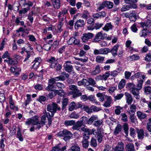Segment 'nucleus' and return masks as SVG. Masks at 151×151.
I'll list each match as a JSON object with an SVG mask.
<instances>
[{
  "label": "nucleus",
  "mask_w": 151,
  "mask_h": 151,
  "mask_svg": "<svg viewBox=\"0 0 151 151\" xmlns=\"http://www.w3.org/2000/svg\"><path fill=\"white\" fill-rule=\"evenodd\" d=\"M69 90L70 91L68 92L69 95H73V98H76L82 95L81 93L79 92V90L77 86L74 85H71L69 86Z\"/></svg>",
  "instance_id": "obj_1"
},
{
  "label": "nucleus",
  "mask_w": 151,
  "mask_h": 151,
  "mask_svg": "<svg viewBox=\"0 0 151 151\" xmlns=\"http://www.w3.org/2000/svg\"><path fill=\"white\" fill-rule=\"evenodd\" d=\"M47 110L48 111L52 113V116H53L56 110L60 111V108L55 103L52 102L47 105Z\"/></svg>",
  "instance_id": "obj_2"
},
{
  "label": "nucleus",
  "mask_w": 151,
  "mask_h": 151,
  "mask_svg": "<svg viewBox=\"0 0 151 151\" xmlns=\"http://www.w3.org/2000/svg\"><path fill=\"white\" fill-rule=\"evenodd\" d=\"M107 35L105 33H102L100 32L97 33L95 36L93 41V42H98L100 41L101 40H104L105 37H106Z\"/></svg>",
  "instance_id": "obj_3"
},
{
  "label": "nucleus",
  "mask_w": 151,
  "mask_h": 151,
  "mask_svg": "<svg viewBox=\"0 0 151 151\" xmlns=\"http://www.w3.org/2000/svg\"><path fill=\"white\" fill-rule=\"evenodd\" d=\"M124 16L127 18H129L132 21H135L136 19V13L135 11H132L130 13H126L124 14Z\"/></svg>",
  "instance_id": "obj_4"
},
{
  "label": "nucleus",
  "mask_w": 151,
  "mask_h": 151,
  "mask_svg": "<svg viewBox=\"0 0 151 151\" xmlns=\"http://www.w3.org/2000/svg\"><path fill=\"white\" fill-rule=\"evenodd\" d=\"M71 62L69 60L66 61L63 65V67L64 68L65 70L68 73H70L73 71V67L70 64H71Z\"/></svg>",
  "instance_id": "obj_5"
},
{
  "label": "nucleus",
  "mask_w": 151,
  "mask_h": 151,
  "mask_svg": "<svg viewBox=\"0 0 151 151\" xmlns=\"http://www.w3.org/2000/svg\"><path fill=\"white\" fill-rule=\"evenodd\" d=\"M41 62V60L40 58L37 57L36 58L32 63L33 65L31 67V68L34 69L36 70L39 67L40 63Z\"/></svg>",
  "instance_id": "obj_6"
},
{
  "label": "nucleus",
  "mask_w": 151,
  "mask_h": 151,
  "mask_svg": "<svg viewBox=\"0 0 151 151\" xmlns=\"http://www.w3.org/2000/svg\"><path fill=\"white\" fill-rule=\"evenodd\" d=\"M93 36V35L91 33L83 34L81 39L83 42H85L88 40L92 38Z\"/></svg>",
  "instance_id": "obj_7"
},
{
  "label": "nucleus",
  "mask_w": 151,
  "mask_h": 151,
  "mask_svg": "<svg viewBox=\"0 0 151 151\" xmlns=\"http://www.w3.org/2000/svg\"><path fill=\"white\" fill-rule=\"evenodd\" d=\"M85 24V22L83 19H80L77 20L75 23L74 28L77 29L79 27H82Z\"/></svg>",
  "instance_id": "obj_8"
},
{
  "label": "nucleus",
  "mask_w": 151,
  "mask_h": 151,
  "mask_svg": "<svg viewBox=\"0 0 151 151\" xmlns=\"http://www.w3.org/2000/svg\"><path fill=\"white\" fill-rule=\"evenodd\" d=\"M138 0H125L124 2L126 3L129 4L130 7L133 9H136L137 5L135 4Z\"/></svg>",
  "instance_id": "obj_9"
},
{
  "label": "nucleus",
  "mask_w": 151,
  "mask_h": 151,
  "mask_svg": "<svg viewBox=\"0 0 151 151\" xmlns=\"http://www.w3.org/2000/svg\"><path fill=\"white\" fill-rule=\"evenodd\" d=\"M124 94L127 103L128 104H130L133 101L132 95L130 93L127 92H125Z\"/></svg>",
  "instance_id": "obj_10"
},
{
  "label": "nucleus",
  "mask_w": 151,
  "mask_h": 151,
  "mask_svg": "<svg viewBox=\"0 0 151 151\" xmlns=\"http://www.w3.org/2000/svg\"><path fill=\"white\" fill-rule=\"evenodd\" d=\"M46 122V116L44 115L41 117L40 122L39 125H37V129H39L43 126Z\"/></svg>",
  "instance_id": "obj_11"
},
{
  "label": "nucleus",
  "mask_w": 151,
  "mask_h": 151,
  "mask_svg": "<svg viewBox=\"0 0 151 151\" xmlns=\"http://www.w3.org/2000/svg\"><path fill=\"white\" fill-rule=\"evenodd\" d=\"M139 90L137 88H135L130 91L137 99H139L140 98Z\"/></svg>",
  "instance_id": "obj_12"
},
{
  "label": "nucleus",
  "mask_w": 151,
  "mask_h": 151,
  "mask_svg": "<svg viewBox=\"0 0 151 151\" xmlns=\"http://www.w3.org/2000/svg\"><path fill=\"white\" fill-rule=\"evenodd\" d=\"M124 150V145L122 142H119L118 144L114 149V151H123Z\"/></svg>",
  "instance_id": "obj_13"
},
{
  "label": "nucleus",
  "mask_w": 151,
  "mask_h": 151,
  "mask_svg": "<svg viewBox=\"0 0 151 151\" xmlns=\"http://www.w3.org/2000/svg\"><path fill=\"white\" fill-rule=\"evenodd\" d=\"M96 133L97 136L98 142L100 143L102 142V139L103 134L102 132L98 128L97 129V132Z\"/></svg>",
  "instance_id": "obj_14"
},
{
  "label": "nucleus",
  "mask_w": 151,
  "mask_h": 151,
  "mask_svg": "<svg viewBox=\"0 0 151 151\" xmlns=\"http://www.w3.org/2000/svg\"><path fill=\"white\" fill-rule=\"evenodd\" d=\"M81 121H78L77 122L76 124L72 127V129L74 130H79L80 127L83 125Z\"/></svg>",
  "instance_id": "obj_15"
},
{
  "label": "nucleus",
  "mask_w": 151,
  "mask_h": 151,
  "mask_svg": "<svg viewBox=\"0 0 151 151\" xmlns=\"http://www.w3.org/2000/svg\"><path fill=\"white\" fill-rule=\"evenodd\" d=\"M32 122V125H36V128L37 129V125H39L40 122L39 121V116H35L31 118Z\"/></svg>",
  "instance_id": "obj_16"
},
{
  "label": "nucleus",
  "mask_w": 151,
  "mask_h": 151,
  "mask_svg": "<svg viewBox=\"0 0 151 151\" xmlns=\"http://www.w3.org/2000/svg\"><path fill=\"white\" fill-rule=\"evenodd\" d=\"M65 132H65L63 139L65 141H67L69 139L70 137L72 136L73 134L71 132L66 129Z\"/></svg>",
  "instance_id": "obj_17"
},
{
  "label": "nucleus",
  "mask_w": 151,
  "mask_h": 151,
  "mask_svg": "<svg viewBox=\"0 0 151 151\" xmlns=\"http://www.w3.org/2000/svg\"><path fill=\"white\" fill-rule=\"evenodd\" d=\"M147 19L144 22H141L140 23L141 26L143 28L144 27L149 28L151 27V20H149V19Z\"/></svg>",
  "instance_id": "obj_18"
},
{
  "label": "nucleus",
  "mask_w": 151,
  "mask_h": 151,
  "mask_svg": "<svg viewBox=\"0 0 151 151\" xmlns=\"http://www.w3.org/2000/svg\"><path fill=\"white\" fill-rule=\"evenodd\" d=\"M119 46V44H116L114 46L112 49L110 50V52H111L113 56H115L117 55V52Z\"/></svg>",
  "instance_id": "obj_19"
},
{
  "label": "nucleus",
  "mask_w": 151,
  "mask_h": 151,
  "mask_svg": "<svg viewBox=\"0 0 151 151\" xmlns=\"http://www.w3.org/2000/svg\"><path fill=\"white\" fill-rule=\"evenodd\" d=\"M52 1L53 7L56 9L60 8V0H52Z\"/></svg>",
  "instance_id": "obj_20"
},
{
  "label": "nucleus",
  "mask_w": 151,
  "mask_h": 151,
  "mask_svg": "<svg viewBox=\"0 0 151 151\" xmlns=\"http://www.w3.org/2000/svg\"><path fill=\"white\" fill-rule=\"evenodd\" d=\"M113 28V26L111 23L108 22L102 28V29L106 32H108L109 30H111Z\"/></svg>",
  "instance_id": "obj_21"
},
{
  "label": "nucleus",
  "mask_w": 151,
  "mask_h": 151,
  "mask_svg": "<svg viewBox=\"0 0 151 151\" xmlns=\"http://www.w3.org/2000/svg\"><path fill=\"white\" fill-rule=\"evenodd\" d=\"M125 149L126 151H135L134 145L132 143L127 144Z\"/></svg>",
  "instance_id": "obj_22"
},
{
  "label": "nucleus",
  "mask_w": 151,
  "mask_h": 151,
  "mask_svg": "<svg viewBox=\"0 0 151 151\" xmlns=\"http://www.w3.org/2000/svg\"><path fill=\"white\" fill-rule=\"evenodd\" d=\"M100 69L99 65L96 66L95 70L92 71L91 73V74L92 75H96L99 74L100 72Z\"/></svg>",
  "instance_id": "obj_23"
},
{
  "label": "nucleus",
  "mask_w": 151,
  "mask_h": 151,
  "mask_svg": "<svg viewBox=\"0 0 151 151\" xmlns=\"http://www.w3.org/2000/svg\"><path fill=\"white\" fill-rule=\"evenodd\" d=\"M110 75V73L109 71H106L105 74L103 75L102 76H97V78H99V77L101 78V79L106 81L107 78Z\"/></svg>",
  "instance_id": "obj_24"
},
{
  "label": "nucleus",
  "mask_w": 151,
  "mask_h": 151,
  "mask_svg": "<svg viewBox=\"0 0 151 151\" xmlns=\"http://www.w3.org/2000/svg\"><path fill=\"white\" fill-rule=\"evenodd\" d=\"M18 129L16 137L19 139L20 141L22 142L23 140V138L22 137L20 129L19 127H18Z\"/></svg>",
  "instance_id": "obj_25"
},
{
  "label": "nucleus",
  "mask_w": 151,
  "mask_h": 151,
  "mask_svg": "<svg viewBox=\"0 0 151 151\" xmlns=\"http://www.w3.org/2000/svg\"><path fill=\"white\" fill-rule=\"evenodd\" d=\"M136 105L134 104H132L131 105L129 111V114L134 115L136 111Z\"/></svg>",
  "instance_id": "obj_26"
},
{
  "label": "nucleus",
  "mask_w": 151,
  "mask_h": 151,
  "mask_svg": "<svg viewBox=\"0 0 151 151\" xmlns=\"http://www.w3.org/2000/svg\"><path fill=\"white\" fill-rule=\"evenodd\" d=\"M137 133L138 134V137L139 139H142L144 137V132L143 129H141L138 130Z\"/></svg>",
  "instance_id": "obj_27"
},
{
  "label": "nucleus",
  "mask_w": 151,
  "mask_h": 151,
  "mask_svg": "<svg viewBox=\"0 0 151 151\" xmlns=\"http://www.w3.org/2000/svg\"><path fill=\"white\" fill-rule=\"evenodd\" d=\"M126 87L127 89L130 91L136 88L135 85L133 83H127L126 85Z\"/></svg>",
  "instance_id": "obj_28"
},
{
  "label": "nucleus",
  "mask_w": 151,
  "mask_h": 151,
  "mask_svg": "<svg viewBox=\"0 0 151 151\" xmlns=\"http://www.w3.org/2000/svg\"><path fill=\"white\" fill-rule=\"evenodd\" d=\"M138 117L140 119H145L146 117V114L140 111H138L137 113Z\"/></svg>",
  "instance_id": "obj_29"
},
{
  "label": "nucleus",
  "mask_w": 151,
  "mask_h": 151,
  "mask_svg": "<svg viewBox=\"0 0 151 151\" xmlns=\"http://www.w3.org/2000/svg\"><path fill=\"white\" fill-rule=\"evenodd\" d=\"M105 7L108 9L112 8L113 6V3L111 1H104Z\"/></svg>",
  "instance_id": "obj_30"
},
{
  "label": "nucleus",
  "mask_w": 151,
  "mask_h": 151,
  "mask_svg": "<svg viewBox=\"0 0 151 151\" xmlns=\"http://www.w3.org/2000/svg\"><path fill=\"white\" fill-rule=\"evenodd\" d=\"M98 117L96 115H93L87 120V123L89 124H91L93 121L98 119Z\"/></svg>",
  "instance_id": "obj_31"
},
{
  "label": "nucleus",
  "mask_w": 151,
  "mask_h": 151,
  "mask_svg": "<svg viewBox=\"0 0 151 151\" xmlns=\"http://www.w3.org/2000/svg\"><path fill=\"white\" fill-rule=\"evenodd\" d=\"M111 101V99L110 96H108L106 101L103 104L104 106L106 107H109L110 106V104Z\"/></svg>",
  "instance_id": "obj_32"
},
{
  "label": "nucleus",
  "mask_w": 151,
  "mask_h": 151,
  "mask_svg": "<svg viewBox=\"0 0 151 151\" xmlns=\"http://www.w3.org/2000/svg\"><path fill=\"white\" fill-rule=\"evenodd\" d=\"M122 130V126L121 125L119 124H118L116 127L115 128L114 133L116 135L119 134V132H121Z\"/></svg>",
  "instance_id": "obj_33"
},
{
  "label": "nucleus",
  "mask_w": 151,
  "mask_h": 151,
  "mask_svg": "<svg viewBox=\"0 0 151 151\" xmlns=\"http://www.w3.org/2000/svg\"><path fill=\"white\" fill-rule=\"evenodd\" d=\"M96 96L98 98L99 100L103 102L104 100V97L106 96L101 93H98L96 94Z\"/></svg>",
  "instance_id": "obj_34"
},
{
  "label": "nucleus",
  "mask_w": 151,
  "mask_h": 151,
  "mask_svg": "<svg viewBox=\"0 0 151 151\" xmlns=\"http://www.w3.org/2000/svg\"><path fill=\"white\" fill-rule=\"evenodd\" d=\"M81 130L84 132L83 134L87 135H90L92 134L91 133V130L89 129L83 127L81 128Z\"/></svg>",
  "instance_id": "obj_35"
},
{
  "label": "nucleus",
  "mask_w": 151,
  "mask_h": 151,
  "mask_svg": "<svg viewBox=\"0 0 151 151\" xmlns=\"http://www.w3.org/2000/svg\"><path fill=\"white\" fill-rule=\"evenodd\" d=\"M125 83L126 82L125 80L124 79H122L119 83V88L121 89L123 88L125 86Z\"/></svg>",
  "instance_id": "obj_36"
},
{
  "label": "nucleus",
  "mask_w": 151,
  "mask_h": 151,
  "mask_svg": "<svg viewBox=\"0 0 151 151\" xmlns=\"http://www.w3.org/2000/svg\"><path fill=\"white\" fill-rule=\"evenodd\" d=\"M100 50L101 55H106L110 52V50L107 48H101Z\"/></svg>",
  "instance_id": "obj_37"
},
{
  "label": "nucleus",
  "mask_w": 151,
  "mask_h": 151,
  "mask_svg": "<svg viewBox=\"0 0 151 151\" xmlns=\"http://www.w3.org/2000/svg\"><path fill=\"white\" fill-rule=\"evenodd\" d=\"M134 76L136 78H139V79L144 80L146 79V78L145 75H142L139 73H136L134 75Z\"/></svg>",
  "instance_id": "obj_38"
},
{
  "label": "nucleus",
  "mask_w": 151,
  "mask_h": 151,
  "mask_svg": "<svg viewBox=\"0 0 151 151\" xmlns=\"http://www.w3.org/2000/svg\"><path fill=\"white\" fill-rule=\"evenodd\" d=\"M76 104L74 102H71L69 105L68 110L70 111H72L76 109Z\"/></svg>",
  "instance_id": "obj_39"
},
{
  "label": "nucleus",
  "mask_w": 151,
  "mask_h": 151,
  "mask_svg": "<svg viewBox=\"0 0 151 151\" xmlns=\"http://www.w3.org/2000/svg\"><path fill=\"white\" fill-rule=\"evenodd\" d=\"M148 31L146 29H144L139 33V35L140 37H145L147 34Z\"/></svg>",
  "instance_id": "obj_40"
},
{
  "label": "nucleus",
  "mask_w": 151,
  "mask_h": 151,
  "mask_svg": "<svg viewBox=\"0 0 151 151\" xmlns=\"http://www.w3.org/2000/svg\"><path fill=\"white\" fill-rule=\"evenodd\" d=\"M88 99L92 101L93 103H95L97 104H98L99 103V102L97 101L95 99V96L94 95H91L89 96Z\"/></svg>",
  "instance_id": "obj_41"
},
{
  "label": "nucleus",
  "mask_w": 151,
  "mask_h": 151,
  "mask_svg": "<svg viewBox=\"0 0 151 151\" xmlns=\"http://www.w3.org/2000/svg\"><path fill=\"white\" fill-rule=\"evenodd\" d=\"M8 59V64L14 65L17 64L18 63V61L16 59L9 58Z\"/></svg>",
  "instance_id": "obj_42"
},
{
  "label": "nucleus",
  "mask_w": 151,
  "mask_h": 151,
  "mask_svg": "<svg viewBox=\"0 0 151 151\" xmlns=\"http://www.w3.org/2000/svg\"><path fill=\"white\" fill-rule=\"evenodd\" d=\"M75 123V121L73 120H68L65 121L64 124L66 126L74 125Z\"/></svg>",
  "instance_id": "obj_43"
},
{
  "label": "nucleus",
  "mask_w": 151,
  "mask_h": 151,
  "mask_svg": "<svg viewBox=\"0 0 151 151\" xmlns=\"http://www.w3.org/2000/svg\"><path fill=\"white\" fill-rule=\"evenodd\" d=\"M105 57H102L100 55L97 56L96 59V61L98 63H101L104 61Z\"/></svg>",
  "instance_id": "obj_44"
},
{
  "label": "nucleus",
  "mask_w": 151,
  "mask_h": 151,
  "mask_svg": "<svg viewBox=\"0 0 151 151\" xmlns=\"http://www.w3.org/2000/svg\"><path fill=\"white\" fill-rule=\"evenodd\" d=\"M97 9L99 11L101 10L105 7L104 1L100 3L97 4Z\"/></svg>",
  "instance_id": "obj_45"
},
{
  "label": "nucleus",
  "mask_w": 151,
  "mask_h": 151,
  "mask_svg": "<svg viewBox=\"0 0 151 151\" xmlns=\"http://www.w3.org/2000/svg\"><path fill=\"white\" fill-rule=\"evenodd\" d=\"M89 13L86 10H84L82 14L81 17L83 18L87 19L89 15Z\"/></svg>",
  "instance_id": "obj_46"
},
{
  "label": "nucleus",
  "mask_w": 151,
  "mask_h": 151,
  "mask_svg": "<svg viewBox=\"0 0 151 151\" xmlns=\"http://www.w3.org/2000/svg\"><path fill=\"white\" fill-rule=\"evenodd\" d=\"M103 122V121L101 120H98L95 121L93 124L96 127H99L102 124Z\"/></svg>",
  "instance_id": "obj_47"
},
{
  "label": "nucleus",
  "mask_w": 151,
  "mask_h": 151,
  "mask_svg": "<svg viewBox=\"0 0 151 151\" xmlns=\"http://www.w3.org/2000/svg\"><path fill=\"white\" fill-rule=\"evenodd\" d=\"M137 81L138 83L137 84V88L139 89L140 90L142 87V83L143 82V79H137Z\"/></svg>",
  "instance_id": "obj_48"
},
{
  "label": "nucleus",
  "mask_w": 151,
  "mask_h": 151,
  "mask_svg": "<svg viewBox=\"0 0 151 151\" xmlns=\"http://www.w3.org/2000/svg\"><path fill=\"white\" fill-rule=\"evenodd\" d=\"M68 103V100L67 98L64 99L62 101V109L63 110L67 105Z\"/></svg>",
  "instance_id": "obj_49"
},
{
  "label": "nucleus",
  "mask_w": 151,
  "mask_h": 151,
  "mask_svg": "<svg viewBox=\"0 0 151 151\" xmlns=\"http://www.w3.org/2000/svg\"><path fill=\"white\" fill-rule=\"evenodd\" d=\"M116 108L115 110V113L116 115H119L121 112V110L123 109V107H121L119 106H116Z\"/></svg>",
  "instance_id": "obj_50"
},
{
  "label": "nucleus",
  "mask_w": 151,
  "mask_h": 151,
  "mask_svg": "<svg viewBox=\"0 0 151 151\" xmlns=\"http://www.w3.org/2000/svg\"><path fill=\"white\" fill-rule=\"evenodd\" d=\"M124 95L122 93L118 94L114 96V100L116 101L121 99L123 96Z\"/></svg>",
  "instance_id": "obj_51"
},
{
  "label": "nucleus",
  "mask_w": 151,
  "mask_h": 151,
  "mask_svg": "<svg viewBox=\"0 0 151 151\" xmlns=\"http://www.w3.org/2000/svg\"><path fill=\"white\" fill-rule=\"evenodd\" d=\"M130 8H132V7H130V5L129 6L127 5H124L123 6L122 8L121 9V10L122 12L128 10Z\"/></svg>",
  "instance_id": "obj_52"
},
{
  "label": "nucleus",
  "mask_w": 151,
  "mask_h": 151,
  "mask_svg": "<svg viewBox=\"0 0 151 151\" xmlns=\"http://www.w3.org/2000/svg\"><path fill=\"white\" fill-rule=\"evenodd\" d=\"M83 110L88 113H91L92 112V110L91 108H89L87 106H84L83 108Z\"/></svg>",
  "instance_id": "obj_53"
},
{
  "label": "nucleus",
  "mask_w": 151,
  "mask_h": 151,
  "mask_svg": "<svg viewBox=\"0 0 151 151\" xmlns=\"http://www.w3.org/2000/svg\"><path fill=\"white\" fill-rule=\"evenodd\" d=\"M59 93V91L58 90H55L54 91V94L53 93V92H51L49 94V96L50 99H52L53 97L54 96V94L55 95L58 94L59 95H60Z\"/></svg>",
  "instance_id": "obj_54"
},
{
  "label": "nucleus",
  "mask_w": 151,
  "mask_h": 151,
  "mask_svg": "<svg viewBox=\"0 0 151 151\" xmlns=\"http://www.w3.org/2000/svg\"><path fill=\"white\" fill-rule=\"evenodd\" d=\"M123 129L126 134L127 135H128L129 127L127 123H125L123 125Z\"/></svg>",
  "instance_id": "obj_55"
},
{
  "label": "nucleus",
  "mask_w": 151,
  "mask_h": 151,
  "mask_svg": "<svg viewBox=\"0 0 151 151\" xmlns=\"http://www.w3.org/2000/svg\"><path fill=\"white\" fill-rule=\"evenodd\" d=\"M129 59L131 60H138L140 58L139 56L136 55H133L129 57Z\"/></svg>",
  "instance_id": "obj_56"
},
{
  "label": "nucleus",
  "mask_w": 151,
  "mask_h": 151,
  "mask_svg": "<svg viewBox=\"0 0 151 151\" xmlns=\"http://www.w3.org/2000/svg\"><path fill=\"white\" fill-rule=\"evenodd\" d=\"M88 81L89 83V85L91 86H96V83L93 79L92 78H88Z\"/></svg>",
  "instance_id": "obj_57"
},
{
  "label": "nucleus",
  "mask_w": 151,
  "mask_h": 151,
  "mask_svg": "<svg viewBox=\"0 0 151 151\" xmlns=\"http://www.w3.org/2000/svg\"><path fill=\"white\" fill-rule=\"evenodd\" d=\"M56 88H60L62 89L64 88V85L63 84L60 82H58L56 83Z\"/></svg>",
  "instance_id": "obj_58"
},
{
  "label": "nucleus",
  "mask_w": 151,
  "mask_h": 151,
  "mask_svg": "<svg viewBox=\"0 0 151 151\" xmlns=\"http://www.w3.org/2000/svg\"><path fill=\"white\" fill-rule=\"evenodd\" d=\"M91 145L92 146L95 147L97 146L96 141L94 138H92L91 141Z\"/></svg>",
  "instance_id": "obj_59"
},
{
  "label": "nucleus",
  "mask_w": 151,
  "mask_h": 151,
  "mask_svg": "<svg viewBox=\"0 0 151 151\" xmlns=\"http://www.w3.org/2000/svg\"><path fill=\"white\" fill-rule=\"evenodd\" d=\"M33 14V12H31L29 14L27 19L29 20L30 22L32 23L33 22V18L32 17V15Z\"/></svg>",
  "instance_id": "obj_60"
},
{
  "label": "nucleus",
  "mask_w": 151,
  "mask_h": 151,
  "mask_svg": "<svg viewBox=\"0 0 151 151\" xmlns=\"http://www.w3.org/2000/svg\"><path fill=\"white\" fill-rule=\"evenodd\" d=\"M69 150V151H80V149L78 146L75 145L72 146Z\"/></svg>",
  "instance_id": "obj_61"
},
{
  "label": "nucleus",
  "mask_w": 151,
  "mask_h": 151,
  "mask_svg": "<svg viewBox=\"0 0 151 151\" xmlns=\"http://www.w3.org/2000/svg\"><path fill=\"white\" fill-rule=\"evenodd\" d=\"M51 47V45L49 43H47L45 45L43 46V48L46 51H49Z\"/></svg>",
  "instance_id": "obj_62"
},
{
  "label": "nucleus",
  "mask_w": 151,
  "mask_h": 151,
  "mask_svg": "<svg viewBox=\"0 0 151 151\" xmlns=\"http://www.w3.org/2000/svg\"><path fill=\"white\" fill-rule=\"evenodd\" d=\"M70 117L71 118L78 119L80 117L79 115L75 113H72L70 116Z\"/></svg>",
  "instance_id": "obj_63"
},
{
  "label": "nucleus",
  "mask_w": 151,
  "mask_h": 151,
  "mask_svg": "<svg viewBox=\"0 0 151 151\" xmlns=\"http://www.w3.org/2000/svg\"><path fill=\"white\" fill-rule=\"evenodd\" d=\"M110 75L114 77L116 76L118 73H120L119 71H117V70H114L111 72Z\"/></svg>",
  "instance_id": "obj_64"
}]
</instances>
